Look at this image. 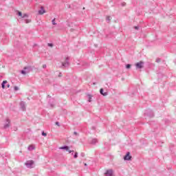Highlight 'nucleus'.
<instances>
[{
    "instance_id": "nucleus-1",
    "label": "nucleus",
    "mask_w": 176,
    "mask_h": 176,
    "mask_svg": "<svg viewBox=\"0 0 176 176\" xmlns=\"http://www.w3.org/2000/svg\"><path fill=\"white\" fill-rule=\"evenodd\" d=\"M71 63H69V56H67L65 58V62H62V65L60 67V68L64 69V68H68V67H69Z\"/></svg>"
},
{
    "instance_id": "nucleus-2",
    "label": "nucleus",
    "mask_w": 176,
    "mask_h": 176,
    "mask_svg": "<svg viewBox=\"0 0 176 176\" xmlns=\"http://www.w3.org/2000/svg\"><path fill=\"white\" fill-rule=\"evenodd\" d=\"M23 69L24 70L21 71V74H22V75H27V74H30V72L32 71L31 66L25 67Z\"/></svg>"
},
{
    "instance_id": "nucleus-3",
    "label": "nucleus",
    "mask_w": 176,
    "mask_h": 176,
    "mask_svg": "<svg viewBox=\"0 0 176 176\" xmlns=\"http://www.w3.org/2000/svg\"><path fill=\"white\" fill-rule=\"evenodd\" d=\"M25 166L28 167V168H34V161H27L25 163Z\"/></svg>"
},
{
    "instance_id": "nucleus-4",
    "label": "nucleus",
    "mask_w": 176,
    "mask_h": 176,
    "mask_svg": "<svg viewBox=\"0 0 176 176\" xmlns=\"http://www.w3.org/2000/svg\"><path fill=\"white\" fill-rule=\"evenodd\" d=\"M135 67L137 69H141L144 68V62L142 60H140L139 63H137L135 64Z\"/></svg>"
},
{
    "instance_id": "nucleus-5",
    "label": "nucleus",
    "mask_w": 176,
    "mask_h": 176,
    "mask_svg": "<svg viewBox=\"0 0 176 176\" xmlns=\"http://www.w3.org/2000/svg\"><path fill=\"white\" fill-rule=\"evenodd\" d=\"M104 174L105 176H115L113 175V170L112 169L107 170Z\"/></svg>"
},
{
    "instance_id": "nucleus-6",
    "label": "nucleus",
    "mask_w": 176,
    "mask_h": 176,
    "mask_svg": "<svg viewBox=\"0 0 176 176\" xmlns=\"http://www.w3.org/2000/svg\"><path fill=\"white\" fill-rule=\"evenodd\" d=\"M124 160H131V156L130 155V152H127L126 155L124 157Z\"/></svg>"
},
{
    "instance_id": "nucleus-7",
    "label": "nucleus",
    "mask_w": 176,
    "mask_h": 176,
    "mask_svg": "<svg viewBox=\"0 0 176 176\" xmlns=\"http://www.w3.org/2000/svg\"><path fill=\"white\" fill-rule=\"evenodd\" d=\"M6 122L7 123L4 125V129H8L10 126V120L9 118H6Z\"/></svg>"
},
{
    "instance_id": "nucleus-8",
    "label": "nucleus",
    "mask_w": 176,
    "mask_h": 176,
    "mask_svg": "<svg viewBox=\"0 0 176 176\" xmlns=\"http://www.w3.org/2000/svg\"><path fill=\"white\" fill-rule=\"evenodd\" d=\"M20 106L21 108L22 109V111H25L26 108H25V102H24L23 101L20 102Z\"/></svg>"
},
{
    "instance_id": "nucleus-9",
    "label": "nucleus",
    "mask_w": 176,
    "mask_h": 176,
    "mask_svg": "<svg viewBox=\"0 0 176 176\" xmlns=\"http://www.w3.org/2000/svg\"><path fill=\"white\" fill-rule=\"evenodd\" d=\"M38 13L40 14H43L44 13H46V10H45V8H43V6L41 7V10H38Z\"/></svg>"
},
{
    "instance_id": "nucleus-10",
    "label": "nucleus",
    "mask_w": 176,
    "mask_h": 176,
    "mask_svg": "<svg viewBox=\"0 0 176 176\" xmlns=\"http://www.w3.org/2000/svg\"><path fill=\"white\" fill-rule=\"evenodd\" d=\"M100 93L102 96H108V92L104 93V89L102 88L100 89Z\"/></svg>"
},
{
    "instance_id": "nucleus-11",
    "label": "nucleus",
    "mask_w": 176,
    "mask_h": 176,
    "mask_svg": "<svg viewBox=\"0 0 176 176\" xmlns=\"http://www.w3.org/2000/svg\"><path fill=\"white\" fill-rule=\"evenodd\" d=\"M28 151H34V149H35V146L34 145H30L28 148Z\"/></svg>"
},
{
    "instance_id": "nucleus-12",
    "label": "nucleus",
    "mask_w": 176,
    "mask_h": 176,
    "mask_svg": "<svg viewBox=\"0 0 176 176\" xmlns=\"http://www.w3.org/2000/svg\"><path fill=\"white\" fill-rule=\"evenodd\" d=\"M60 149H65V151H69V147L68 146H64L60 147Z\"/></svg>"
},
{
    "instance_id": "nucleus-13",
    "label": "nucleus",
    "mask_w": 176,
    "mask_h": 176,
    "mask_svg": "<svg viewBox=\"0 0 176 176\" xmlns=\"http://www.w3.org/2000/svg\"><path fill=\"white\" fill-rule=\"evenodd\" d=\"M97 142H98V140L97 139H92L91 141V144H97Z\"/></svg>"
},
{
    "instance_id": "nucleus-14",
    "label": "nucleus",
    "mask_w": 176,
    "mask_h": 176,
    "mask_svg": "<svg viewBox=\"0 0 176 176\" xmlns=\"http://www.w3.org/2000/svg\"><path fill=\"white\" fill-rule=\"evenodd\" d=\"M6 83H8L7 80H4L3 81L2 84H1V87L2 89H5V85H6Z\"/></svg>"
},
{
    "instance_id": "nucleus-15",
    "label": "nucleus",
    "mask_w": 176,
    "mask_h": 176,
    "mask_svg": "<svg viewBox=\"0 0 176 176\" xmlns=\"http://www.w3.org/2000/svg\"><path fill=\"white\" fill-rule=\"evenodd\" d=\"M111 16H107V18H106V21L108 22V23H111Z\"/></svg>"
},
{
    "instance_id": "nucleus-16",
    "label": "nucleus",
    "mask_w": 176,
    "mask_h": 176,
    "mask_svg": "<svg viewBox=\"0 0 176 176\" xmlns=\"http://www.w3.org/2000/svg\"><path fill=\"white\" fill-rule=\"evenodd\" d=\"M16 13H17L18 16H19L20 17H23V13H21V12L16 11Z\"/></svg>"
},
{
    "instance_id": "nucleus-17",
    "label": "nucleus",
    "mask_w": 176,
    "mask_h": 176,
    "mask_svg": "<svg viewBox=\"0 0 176 176\" xmlns=\"http://www.w3.org/2000/svg\"><path fill=\"white\" fill-rule=\"evenodd\" d=\"M52 24H53V25H57V23H56V19H54L52 20Z\"/></svg>"
},
{
    "instance_id": "nucleus-18",
    "label": "nucleus",
    "mask_w": 176,
    "mask_h": 176,
    "mask_svg": "<svg viewBox=\"0 0 176 176\" xmlns=\"http://www.w3.org/2000/svg\"><path fill=\"white\" fill-rule=\"evenodd\" d=\"M126 68L127 69L131 68V65L127 64V65H126Z\"/></svg>"
},
{
    "instance_id": "nucleus-19",
    "label": "nucleus",
    "mask_w": 176,
    "mask_h": 176,
    "mask_svg": "<svg viewBox=\"0 0 176 176\" xmlns=\"http://www.w3.org/2000/svg\"><path fill=\"white\" fill-rule=\"evenodd\" d=\"M74 159H77L78 158V152H76L74 155Z\"/></svg>"
},
{
    "instance_id": "nucleus-20",
    "label": "nucleus",
    "mask_w": 176,
    "mask_h": 176,
    "mask_svg": "<svg viewBox=\"0 0 176 176\" xmlns=\"http://www.w3.org/2000/svg\"><path fill=\"white\" fill-rule=\"evenodd\" d=\"M22 19H24V18H25V17H28V14H24L23 15H22Z\"/></svg>"
},
{
    "instance_id": "nucleus-21",
    "label": "nucleus",
    "mask_w": 176,
    "mask_h": 176,
    "mask_svg": "<svg viewBox=\"0 0 176 176\" xmlns=\"http://www.w3.org/2000/svg\"><path fill=\"white\" fill-rule=\"evenodd\" d=\"M41 134L43 135V137H46V135H47V133H45V131H43Z\"/></svg>"
},
{
    "instance_id": "nucleus-22",
    "label": "nucleus",
    "mask_w": 176,
    "mask_h": 176,
    "mask_svg": "<svg viewBox=\"0 0 176 176\" xmlns=\"http://www.w3.org/2000/svg\"><path fill=\"white\" fill-rule=\"evenodd\" d=\"M47 46H49L50 47H53L54 45H53V43H49L47 44Z\"/></svg>"
},
{
    "instance_id": "nucleus-23",
    "label": "nucleus",
    "mask_w": 176,
    "mask_h": 176,
    "mask_svg": "<svg viewBox=\"0 0 176 176\" xmlns=\"http://www.w3.org/2000/svg\"><path fill=\"white\" fill-rule=\"evenodd\" d=\"M160 61H162V59H160V58H157L156 59V63H160Z\"/></svg>"
},
{
    "instance_id": "nucleus-24",
    "label": "nucleus",
    "mask_w": 176,
    "mask_h": 176,
    "mask_svg": "<svg viewBox=\"0 0 176 176\" xmlns=\"http://www.w3.org/2000/svg\"><path fill=\"white\" fill-rule=\"evenodd\" d=\"M89 102H91V96L89 95Z\"/></svg>"
},
{
    "instance_id": "nucleus-25",
    "label": "nucleus",
    "mask_w": 176,
    "mask_h": 176,
    "mask_svg": "<svg viewBox=\"0 0 176 176\" xmlns=\"http://www.w3.org/2000/svg\"><path fill=\"white\" fill-rule=\"evenodd\" d=\"M30 22H31V21L30 19H26L25 20L26 24H28V23H30Z\"/></svg>"
},
{
    "instance_id": "nucleus-26",
    "label": "nucleus",
    "mask_w": 176,
    "mask_h": 176,
    "mask_svg": "<svg viewBox=\"0 0 176 176\" xmlns=\"http://www.w3.org/2000/svg\"><path fill=\"white\" fill-rule=\"evenodd\" d=\"M14 90H15V91H17V90H19V87H14Z\"/></svg>"
},
{
    "instance_id": "nucleus-27",
    "label": "nucleus",
    "mask_w": 176,
    "mask_h": 176,
    "mask_svg": "<svg viewBox=\"0 0 176 176\" xmlns=\"http://www.w3.org/2000/svg\"><path fill=\"white\" fill-rule=\"evenodd\" d=\"M80 156H81L82 157H85V153H80Z\"/></svg>"
},
{
    "instance_id": "nucleus-28",
    "label": "nucleus",
    "mask_w": 176,
    "mask_h": 176,
    "mask_svg": "<svg viewBox=\"0 0 176 176\" xmlns=\"http://www.w3.org/2000/svg\"><path fill=\"white\" fill-rule=\"evenodd\" d=\"M134 28L135 30H140V28L138 26H135Z\"/></svg>"
},
{
    "instance_id": "nucleus-29",
    "label": "nucleus",
    "mask_w": 176,
    "mask_h": 176,
    "mask_svg": "<svg viewBox=\"0 0 176 176\" xmlns=\"http://www.w3.org/2000/svg\"><path fill=\"white\" fill-rule=\"evenodd\" d=\"M61 76H63V74H62L61 73H59L58 77H59V78H61Z\"/></svg>"
},
{
    "instance_id": "nucleus-30",
    "label": "nucleus",
    "mask_w": 176,
    "mask_h": 176,
    "mask_svg": "<svg viewBox=\"0 0 176 176\" xmlns=\"http://www.w3.org/2000/svg\"><path fill=\"white\" fill-rule=\"evenodd\" d=\"M56 126H60V122H56Z\"/></svg>"
},
{
    "instance_id": "nucleus-31",
    "label": "nucleus",
    "mask_w": 176,
    "mask_h": 176,
    "mask_svg": "<svg viewBox=\"0 0 176 176\" xmlns=\"http://www.w3.org/2000/svg\"><path fill=\"white\" fill-rule=\"evenodd\" d=\"M74 135H78V133H77L76 131H74Z\"/></svg>"
},
{
    "instance_id": "nucleus-32",
    "label": "nucleus",
    "mask_w": 176,
    "mask_h": 176,
    "mask_svg": "<svg viewBox=\"0 0 176 176\" xmlns=\"http://www.w3.org/2000/svg\"><path fill=\"white\" fill-rule=\"evenodd\" d=\"M74 153V151L69 150V153Z\"/></svg>"
},
{
    "instance_id": "nucleus-33",
    "label": "nucleus",
    "mask_w": 176,
    "mask_h": 176,
    "mask_svg": "<svg viewBox=\"0 0 176 176\" xmlns=\"http://www.w3.org/2000/svg\"><path fill=\"white\" fill-rule=\"evenodd\" d=\"M7 87H8V89H9L10 87V85L8 84Z\"/></svg>"
},
{
    "instance_id": "nucleus-34",
    "label": "nucleus",
    "mask_w": 176,
    "mask_h": 176,
    "mask_svg": "<svg viewBox=\"0 0 176 176\" xmlns=\"http://www.w3.org/2000/svg\"><path fill=\"white\" fill-rule=\"evenodd\" d=\"M43 68H46V65H43Z\"/></svg>"
},
{
    "instance_id": "nucleus-35",
    "label": "nucleus",
    "mask_w": 176,
    "mask_h": 176,
    "mask_svg": "<svg viewBox=\"0 0 176 176\" xmlns=\"http://www.w3.org/2000/svg\"><path fill=\"white\" fill-rule=\"evenodd\" d=\"M125 5H126V3H122V6H125Z\"/></svg>"
},
{
    "instance_id": "nucleus-36",
    "label": "nucleus",
    "mask_w": 176,
    "mask_h": 176,
    "mask_svg": "<svg viewBox=\"0 0 176 176\" xmlns=\"http://www.w3.org/2000/svg\"><path fill=\"white\" fill-rule=\"evenodd\" d=\"M54 107V105L53 104H51V107L53 108Z\"/></svg>"
},
{
    "instance_id": "nucleus-37",
    "label": "nucleus",
    "mask_w": 176,
    "mask_h": 176,
    "mask_svg": "<svg viewBox=\"0 0 176 176\" xmlns=\"http://www.w3.org/2000/svg\"><path fill=\"white\" fill-rule=\"evenodd\" d=\"M94 130H96V128L95 127H93Z\"/></svg>"
},
{
    "instance_id": "nucleus-38",
    "label": "nucleus",
    "mask_w": 176,
    "mask_h": 176,
    "mask_svg": "<svg viewBox=\"0 0 176 176\" xmlns=\"http://www.w3.org/2000/svg\"><path fill=\"white\" fill-rule=\"evenodd\" d=\"M85 166H87V164H85Z\"/></svg>"
},
{
    "instance_id": "nucleus-39",
    "label": "nucleus",
    "mask_w": 176,
    "mask_h": 176,
    "mask_svg": "<svg viewBox=\"0 0 176 176\" xmlns=\"http://www.w3.org/2000/svg\"><path fill=\"white\" fill-rule=\"evenodd\" d=\"M34 176H38L37 175H34Z\"/></svg>"
}]
</instances>
